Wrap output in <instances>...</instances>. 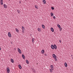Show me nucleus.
Instances as JSON below:
<instances>
[{"label":"nucleus","mask_w":73,"mask_h":73,"mask_svg":"<svg viewBox=\"0 0 73 73\" xmlns=\"http://www.w3.org/2000/svg\"><path fill=\"white\" fill-rule=\"evenodd\" d=\"M23 30H22V31H22V32H23H23L24 33V29H22Z\"/></svg>","instance_id":"obj_29"},{"label":"nucleus","mask_w":73,"mask_h":73,"mask_svg":"<svg viewBox=\"0 0 73 73\" xmlns=\"http://www.w3.org/2000/svg\"><path fill=\"white\" fill-rule=\"evenodd\" d=\"M53 18L54 19H56V17H55V16H53Z\"/></svg>","instance_id":"obj_26"},{"label":"nucleus","mask_w":73,"mask_h":73,"mask_svg":"<svg viewBox=\"0 0 73 73\" xmlns=\"http://www.w3.org/2000/svg\"><path fill=\"white\" fill-rule=\"evenodd\" d=\"M17 12H18V13H20V10H17Z\"/></svg>","instance_id":"obj_27"},{"label":"nucleus","mask_w":73,"mask_h":73,"mask_svg":"<svg viewBox=\"0 0 73 73\" xmlns=\"http://www.w3.org/2000/svg\"><path fill=\"white\" fill-rule=\"evenodd\" d=\"M18 50L19 53H20V54H21V50H20V48H18Z\"/></svg>","instance_id":"obj_4"},{"label":"nucleus","mask_w":73,"mask_h":73,"mask_svg":"<svg viewBox=\"0 0 73 73\" xmlns=\"http://www.w3.org/2000/svg\"><path fill=\"white\" fill-rule=\"evenodd\" d=\"M22 57L23 59H24V60H25V56H24V54H23L22 55Z\"/></svg>","instance_id":"obj_9"},{"label":"nucleus","mask_w":73,"mask_h":73,"mask_svg":"<svg viewBox=\"0 0 73 73\" xmlns=\"http://www.w3.org/2000/svg\"><path fill=\"white\" fill-rule=\"evenodd\" d=\"M42 26L43 29H45V26L44 25H42Z\"/></svg>","instance_id":"obj_18"},{"label":"nucleus","mask_w":73,"mask_h":73,"mask_svg":"<svg viewBox=\"0 0 73 73\" xmlns=\"http://www.w3.org/2000/svg\"><path fill=\"white\" fill-rule=\"evenodd\" d=\"M15 30L17 32H19V29H17L16 28L15 29Z\"/></svg>","instance_id":"obj_20"},{"label":"nucleus","mask_w":73,"mask_h":73,"mask_svg":"<svg viewBox=\"0 0 73 73\" xmlns=\"http://www.w3.org/2000/svg\"><path fill=\"white\" fill-rule=\"evenodd\" d=\"M50 67L52 70H53V65H51L50 66Z\"/></svg>","instance_id":"obj_7"},{"label":"nucleus","mask_w":73,"mask_h":73,"mask_svg":"<svg viewBox=\"0 0 73 73\" xmlns=\"http://www.w3.org/2000/svg\"><path fill=\"white\" fill-rule=\"evenodd\" d=\"M33 72H34V73H35V72H36V71L35 70H34L33 71Z\"/></svg>","instance_id":"obj_33"},{"label":"nucleus","mask_w":73,"mask_h":73,"mask_svg":"<svg viewBox=\"0 0 73 73\" xmlns=\"http://www.w3.org/2000/svg\"><path fill=\"white\" fill-rule=\"evenodd\" d=\"M11 61L12 63H13V62H14V61H13V59H11Z\"/></svg>","instance_id":"obj_14"},{"label":"nucleus","mask_w":73,"mask_h":73,"mask_svg":"<svg viewBox=\"0 0 73 73\" xmlns=\"http://www.w3.org/2000/svg\"><path fill=\"white\" fill-rule=\"evenodd\" d=\"M41 53H42V54H44V50H42L41 51Z\"/></svg>","instance_id":"obj_17"},{"label":"nucleus","mask_w":73,"mask_h":73,"mask_svg":"<svg viewBox=\"0 0 73 73\" xmlns=\"http://www.w3.org/2000/svg\"><path fill=\"white\" fill-rule=\"evenodd\" d=\"M22 29H24V27L23 26H22Z\"/></svg>","instance_id":"obj_28"},{"label":"nucleus","mask_w":73,"mask_h":73,"mask_svg":"<svg viewBox=\"0 0 73 73\" xmlns=\"http://www.w3.org/2000/svg\"><path fill=\"white\" fill-rule=\"evenodd\" d=\"M26 62L27 63V64H29V61H28V60H26Z\"/></svg>","instance_id":"obj_12"},{"label":"nucleus","mask_w":73,"mask_h":73,"mask_svg":"<svg viewBox=\"0 0 73 73\" xmlns=\"http://www.w3.org/2000/svg\"><path fill=\"white\" fill-rule=\"evenodd\" d=\"M51 47L52 49H57V46L55 44H54V45L53 44H52Z\"/></svg>","instance_id":"obj_1"},{"label":"nucleus","mask_w":73,"mask_h":73,"mask_svg":"<svg viewBox=\"0 0 73 73\" xmlns=\"http://www.w3.org/2000/svg\"><path fill=\"white\" fill-rule=\"evenodd\" d=\"M52 56L54 58L55 61H57V59L56 58V55H55L54 54H52Z\"/></svg>","instance_id":"obj_2"},{"label":"nucleus","mask_w":73,"mask_h":73,"mask_svg":"<svg viewBox=\"0 0 73 73\" xmlns=\"http://www.w3.org/2000/svg\"><path fill=\"white\" fill-rule=\"evenodd\" d=\"M42 2L44 4H46V1H45V0H43Z\"/></svg>","instance_id":"obj_13"},{"label":"nucleus","mask_w":73,"mask_h":73,"mask_svg":"<svg viewBox=\"0 0 73 73\" xmlns=\"http://www.w3.org/2000/svg\"><path fill=\"white\" fill-rule=\"evenodd\" d=\"M35 8H36V9H38V7H37V6L36 5H35Z\"/></svg>","instance_id":"obj_23"},{"label":"nucleus","mask_w":73,"mask_h":73,"mask_svg":"<svg viewBox=\"0 0 73 73\" xmlns=\"http://www.w3.org/2000/svg\"><path fill=\"white\" fill-rule=\"evenodd\" d=\"M50 29L52 32H54V29H53V28L52 27Z\"/></svg>","instance_id":"obj_8"},{"label":"nucleus","mask_w":73,"mask_h":73,"mask_svg":"<svg viewBox=\"0 0 73 73\" xmlns=\"http://www.w3.org/2000/svg\"><path fill=\"white\" fill-rule=\"evenodd\" d=\"M8 36L9 37H11V33H10V32H9L8 33Z\"/></svg>","instance_id":"obj_6"},{"label":"nucleus","mask_w":73,"mask_h":73,"mask_svg":"<svg viewBox=\"0 0 73 73\" xmlns=\"http://www.w3.org/2000/svg\"><path fill=\"white\" fill-rule=\"evenodd\" d=\"M50 72H52V70L51 69H50Z\"/></svg>","instance_id":"obj_25"},{"label":"nucleus","mask_w":73,"mask_h":73,"mask_svg":"<svg viewBox=\"0 0 73 73\" xmlns=\"http://www.w3.org/2000/svg\"><path fill=\"white\" fill-rule=\"evenodd\" d=\"M50 15H51V16H53L54 15V14H53V13L52 12L50 13Z\"/></svg>","instance_id":"obj_19"},{"label":"nucleus","mask_w":73,"mask_h":73,"mask_svg":"<svg viewBox=\"0 0 73 73\" xmlns=\"http://www.w3.org/2000/svg\"><path fill=\"white\" fill-rule=\"evenodd\" d=\"M51 9H52V10H54V8L53 7H52Z\"/></svg>","instance_id":"obj_24"},{"label":"nucleus","mask_w":73,"mask_h":73,"mask_svg":"<svg viewBox=\"0 0 73 73\" xmlns=\"http://www.w3.org/2000/svg\"><path fill=\"white\" fill-rule=\"evenodd\" d=\"M3 0H1V5H3Z\"/></svg>","instance_id":"obj_15"},{"label":"nucleus","mask_w":73,"mask_h":73,"mask_svg":"<svg viewBox=\"0 0 73 73\" xmlns=\"http://www.w3.org/2000/svg\"><path fill=\"white\" fill-rule=\"evenodd\" d=\"M60 31H61L62 30V28H60Z\"/></svg>","instance_id":"obj_31"},{"label":"nucleus","mask_w":73,"mask_h":73,"mask_svg":"<svg viewBox=\"0 0 73 73\" xmlns=\"http://www.w3.org/2000/svg\"><path fill=\"white\" fill-rule=\"evenodd\" d=\"M59 41L60 42V43H61V40H59Z\"/></svg>","instance_id":"obj_30"},{"label":"nucleus","mask_w":73,"mask_h":73,"mask_svg":"<svg viewBox=\"0 0 73 73\" xmlns=\"http://www.w3.org/2000/svg\"><path fill=\"white\" fill-rule=\"evenodd\" d=\"M7 73H9L10 72V70L9 69V67L7 68Z\"/></svg>","instance_id":"obj_3"},{"label":"nucleus","mask_w":73,"mask_h":73,"mask_svg":"<svg viewBox=\"0 0 73 73\" xmlns=\"http://www.w3.org/2000/svg\"><path fill=\"white\" fill-rule=\"evenodd\" d=\"M18 66H19V68H20V69H21L22 67H21V65H20V64H19L18 65Z\"/></svg>","instance_id":"obj_10"},{"label":"nucleus","mask_w":73,"mask_h":73,"mask_svg":"<svg viewBox=\"0 0 73 73\" xmlns=\"http://www.w3.org/2000/svg\"><path fill=\"white\" fill-rule=\"evenodd\" d=\"M14 50H16V48H14Z\"/></svg>","instance_id":"obj_35"},{"label":"nucleus","mask_w":73,"mask_h":73,"mask_svg":"<svg viewBox=\"0 0 73 73\" xmlns=\"http://www.w3.org/2000/svg\"><path fill=\"white\" fill-rule=\"evenodd\" d=\"M9 1H10V0H9Z\"/></svg>","instance_id":"obj_37"},{"label":"nucleus","mask_w":73,"mask_h":73,"mask_svg":"<svg viewBox=\"0 0 73 73\" xmlns=\"http://www.w3.org/2000/svg\"><path fill=\"white\" fill-rule=\"evenodd\" d=\"M35 40V38H33L32 39V41L33 42V43H34V40Z\"/></svg>","instance_id":"obj_21"},{"label":"nucleus","mask_w":73,"mask_h":73,"mask_svg":"<svg viewBox=\"0 0 73 73\" xmlns=\"http://www.w3.org/2000/svg\"><path fill=\"white\" fill-rule=\"evenodd\" d=\"M71 56H73L72 55H71Z\"/></svg>","instance_id":"obj_36"},{"label":"nucleus","mask_w":73,"mask_h":73,"mask_svg":"<svg viewBox=\"0 0 73 73\" xmlns=\"http://www.w3.org/2000/svg\"><path fill=\"white\" fill-rule=\"evenodd\" d=\"M58 27L59 28H61V26H60V25L58 24L57 25Z\"/></svg>","instance_id":"obj_16"},{"label":"nucleus","mask_w":73,"mask_h":73,"mask_svg":"<svg viewBox=\"0 0 73 73\" xmlns=\"http://www.w3.org/2000/svg\"><path fill=\"white\" fill-rule=\"evenodd\" d=\"M25 0L26 1V0Z\"/></svg>","instance_id":"obj_38"},{"label":"nucleus","mask_w":73,"mask_h":73,"mask_svg":"<svg viewBox=\"0 0 73 73\" xmlns=\"http://www.w3.org/2000/svg\"><path fill=\"white\" fill-rule=\"evenodd\" d=\"M3 6L5 8H7V7H8V6L5 4H4Z\"/></svg>","instance_id":"obj_5"},{"label":"nucleus","mask_w":73,"mask_h":73,"mask_svg":"<svg viewBox=\"0 0 73 73\" xmlns=\"http://www.w3.org/2000/svg\"><path fill=\"white\" fill-rule=\"evenodd\" d=\"M38 31L39 32H41V30H40V28H38Z\"/></svg>","instance_id":"obj_22"},{"label":"nucleus","mask_w":73,"mask_h":73,"mask_svg":"<svg viewBox=\"0 0 73 73\" xmlns=\"http://www.w3.org/2000/svg\"><path fill=\"white\" fill-rule=\"evenodd\" d=\"M64 66L65 67H67V66H68V65L67 64V63H66V62H65L64 63Z\"/></svg>","instance_id":"obj_11"},{"label":"nucleus","mask_w":73,"mask_h":73,"mask_svg":"<svg viewBox=\"0 0 73 73\" xmlns=\"http://www.w3.org/2000/svg\"><path fill=\"white\" fill-rule=\"evenodd\" d=\"M44 55H45V56H47V55H46V54H45Z\"/></svg>","instance_id":"obj_32"},{"label":"nucleus","mask_w":73,"mask_h":73,"mask_svg":"<svg viewBox=\"0 0 73 73\" xmlns=\"http://www.w3.org/2000/svg\"><path fill=\"white\" fill-rule=\"evenodd\" d=\"M19 3L21 4V1H19Z\"/></svg>","instance_id":"obj_34"}]
</instances>
